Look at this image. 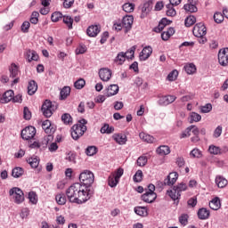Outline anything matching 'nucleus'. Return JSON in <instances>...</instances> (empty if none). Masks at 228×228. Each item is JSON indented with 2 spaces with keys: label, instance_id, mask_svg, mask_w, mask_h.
<instances>
[{
  "label": "nucleus",
  "instance_id": "1",
  "mask_svg": "<svg viewBox=\"0 0 228 228\" xmlns=\"http://www.w3.org/2000/svg\"><path fill=\"white\" fill-rule=\"evenodd\" d=\"M66 196L71 204H86L92 197L94 191L85 189L79 183H75L66 190Z\"/></svg>",
  "mask_w": 228,
  "mask_h": 228
},
{
  "label": "nucleus",
  "instance_id": "2",
  "mask_svg": "<svg viewBox=\"0 0 228 228\" xmlns=\"http://www.w3.org/2000/svg\"><path fill=\"white\" fill-rule=\"evenodd\" d=\"M94 181H95V176L94 175V173L90 170H84L79 175V184L84 186L86 191H88V190H92L93 195L94 193H95V190L92 186L94 184Z\"/></svg>",
  "mask_w": 228,
  "mask_h": 228
},
{
  "label": "nucleus",
  "instance_id": "3",
  "mask_svg": "<svg viewBox=\"0 0 228 228\" xmlns=\"http://www.w3.org/2000/svg\"><path fill=\"white\" fill-rule=\"evenodd\" d=\"M188 185L185 183H180L177 185L173 186L172 190L167 191V195L174 200L175 206H179V200H181V192L186 191Z\"/></svg>",
  "mask_w": 228,
  "mask_h": 228
},
{
  "label": "nucleus",
  "instance_id": "4",
  "mask_svg": "<svg viewBox=\"0 0 228 228\" xmlns=\"http://www.w3.org/2000/svg\"><path fill=\"white\" fill-rule=\"evenodd\" d=\"M88 124V121L85 118H82L78 121V124L74 125L71 127V138L75 141H77L86 133L87 127L86 125Z\"/></svg>",
  "mask_w": 228,
  "mask_h": 228
},
{
  "label": "nucleus",
  "instance_id": "5",
  "mask_svg": "<svg viewBox=\"0 0 228 228\" xmlns=\"http://www.w3.org/2000/svg\"><path fill=\"white\" fill-rule=\"evenodd\" d=\"M134 51H136V46H132L126 53L120 52L118 53L116 58L114 59V63L116 65H124V62L126 60H133L134 58Z\"/></svg>",
  "mask_w": 228,
  "mask_h": 228
},
{
  "label": "nucleus",
  "instance_id": "6",
  "mask_svg": "<svg viewBox=\"0 0 228 228\" xmlns=\"http://www.w3.org/2000/svg\"><path fill=\"white\" fill-rule=\"evenodd\" d=\"M155 191L156 186L152 183H150L148 185V189H146V192L141 196L142 200L147 204H152V202L158 199V194L154 192Z\"/></svg>",
  "mask_w": 228,
  "mask_h": 228
},
{
  "label": "nucleus",
  "instance_id": "7",
  "mask_svg": "<svg viewBox=\"0 0 228 228\" xmlns=\"http://www.w3.org/2000/svg\"><path fill=\"white\" fill-rule=\"evenodd\" d=\"M58 110V105L53 104L50 100H45L42 105L41 111L46 118L53 117V112Z\"/></svg>",
  "mask_w": 228,
  "mask_h": 228
},
{
  "label": "nucleus",
  "instance_id": "8",
  "mask_svg": "<svg viewBox=\"0 0 228 228\" xmlns=\"http://www.w3.org/2000/svg\"><path fill=\"white\" fill-rule=\"evenodd\" d=\"M42 127L45 131V133H46V134H48L47 137H45V140L46 142V143H49L50 140H53V134H54V133H56V127H53V125L51 124V120L46 119L42 123Z\"/></svg>",
  "mask_w": 228,
  "mask_h": 228
},
{
  "label": "nucleus",
  "instance_id": "9",
  "mask_svg": "<svg viewBox=\"0 0 228 228\" xmlns=\"http://www.w3.org/2000/svg\"><path fill=\"white\" fill-rule=\"evenodd\" d=\"M10 197H13L15 204H22L24 202V191L19 187H12L9 191Z\"/></svg>",
  "mask_w": 228,
  "mask_h": 228
},
{
  "label": "nucleus",
  "instance_id": "10",
  "mask_svg": "<svg viewBox=\"0 0 228 228\" xmlns=\"http://www.w3.org/2000/svg\"><path fill=\"white\" fill-rule=\"evenodd\" d=\"M192 33L194 37L197 38H202L208 33V29L206 28V25L203 22L197 23L192 29Z\"/></svg>",
  "mask_w": 228,
  "mask_h": 228
},
{
  "label": "nucleus",
  "instance_id": "11",
  "mask_svg": "<svg viewBox=\"0 0 228 228\" xmlns=\"http://www.w3.org/2000/svg\"><path fill=\"white\" fill-rule=\"evenodd\" d=\"M35 134H37L35 126H26L20 134L22 140H32V138H35Z\"/></svg>",
  "mask_w": 228,
  "mask_h": 228
},
{
  "label": "nucleus",
  "instance_id": "12",
  "mask_svg": "<svg viewBox=\"0 0 228 228\" xmlns=\"http://www.w3.org/2000/svg\"><path fill=\"white\" fill-rule=\"evenodd\" d=\"M218 62L222 67L228 66V48H223L219 50Z\"/></svg>",
  "mask_w": 228,
  "mask_h": 228
},
{
  "label": "nucleus",
  "instance_id": "13",
  "mask_svg": "<svg viewBox=\"0 0 228 228\" xmlns=\"http://www.w3.org/2000/svg\"><path fill=\"white\" fill-rule=\"evenodd\" d=\"M133 20L134 18L133 15H126L122 19V26L125 28V33H129L133 28Z\"/></svg>",
  "mask_w": 228,
  "mask_h": 228
},
{
  "label": "nucleus",
  "instance_id": "14",
  "mask_svg": "<svg viewBox=\"0 0 228 228\" xmlns=\"http://www.w3.org/2000/svg\"><path fill=\"white\" fill-rule=\"evenodd\" d=\"M177 179H179L177 172L170 173L164 180V186H174L175 183H177Z\"/></svg>",
  "mask_w": 228,
  "mask_h": 228
},
{
  "label": "nucleus",
  "instance_id": "15",
  "mask_svg": "<svg viewBox=\"0 0 228 228\" xmlns=\"http://www.w3.org/2000/svg\"><path fill=\"white\" fill-rule=\"evenodd\" d=\"M151 54H152V47L145 46L139 54L140 61H146V60H149Z\"/></svg>",
  "mask_w": 228,
  "mask_h": 228
},
{
  "label": "nucleus",
  "instance_id": "16",
  "mask_svg": "<svg viewBox=\"0 0 228 228\" xmlns=\"http://www.w3.org/2000/svg\"><path fill=\"white\" fill-rule=\"evenodd\" d=\"M13 95H15V93H13V90L6 91L2 96L0 94V102L2 104H8V102L12 101Z\"/></svg>",
  "mask_w": 228,
  "mask_h": 228
},
{
  "label": "nucleus",
  "instance_id": "17",
  "mask_svg": "<svg viewBox=\"0 0 228 228\" xmlns=\"http://www.w3.org/2000/svg\"><path fill=\"white\" fill-rule=\"evenodd\" d=\"M175 99H177L175 95H166L159 98L158 102L159 106H168V104H172V102H174Z\"/></svg>",
  "mask_w": 228,
  "mask_h": 228
},
{
  "label": "nucleus",
  "instance_id": "18",
  "mask_svg": "<svg viewBox=\"0 0 228 228\" xmlns=\"http://www.w3.org/2000/svg\"><path fill=\"white\" fill-rule=\"evenodd\" d=\"M111 69L108 68H102L99 70V77L102 81H110L111 79Z\"/></svg>",
  "mask_w": 228,
  "mask_h": 228
},
{
  "label": "nucleus",
  "instance_id": "19",
  "mask_svg": "<svg viewBox=\"0 0 228 228\" xmlns=\"http://www.w3.org/2000/svg\"><path fill=\"white\" fill-rule=\"evenodd\" d=\"M98 33H101V27L97 25H91L86 29L88 37H95Z\"/></svg>",
  "mask_w": 228,
  "mask_h": 228
},
{
  "label": "nucleus",
  "instance_id": "20",
  "mask_svg": "<svg viewBox=\"0 0 228 228\" xmlns=\"http://www.w3.org/2000/svg\"><path fill=\"white\" fill-rule=\"evenodd\" d=\"M183 10H185V12H188L189 13H197V12H199L197 5L193 4V0H188V4H185L183 5Z\"/></svg>",
  "mask_w": 228,
  "mask_h": 228
},
{
  "label": "nucleus",
  "instance_id": "21",
  "mask_svg": "<svg viewBox=\"0 0 228 228\" xmlns=\"http://www.w3.org/2000/svg\"><path fill=\"white\" fill-rule=\"evenodd\" d=\"M198 218L200 220H208L211 215V212L206 208H201L197 212Z\"/></svg>",
  "mask_w": 228,
  "mask_h": 228
},
{
  "label": "nucleus",
  "instance_id": "22",
  "mask_svg": "<svg viewBox=\"0 0 228 228\" xmlns=\"http://www.w3.org/2000/svg\"><path fill=\"white\" fill-rule=\"evenodd\" d=\"M38 90V84L35 80H30L28 85V94L29 95H35Z\"/></svg>",
  "mask_w": 228,
  "mask_h": 228
},
{
  "label": "nucleus",
  "instance_id": "23",
  "mask_svg": "<svg viewBox=\"0 0 228 228\" xmlns=\"http://www.w3.org/2000/svg\"><path fill=\"white\" fill-rule=\"evenodd\" d=\"M139 138L143 142H146V143H154V142H156V138H154V136L143 132L139 134Z\"/></svg>",
  "mask_w": 228,
  "mask_h": 228
},
{
  "label": "nucleus",
  "instance_id": "24",
  "mask_svg": "<svg viewBox=\"0 0 228 228\" xmlns=\"http://www.w3.org/2000/svg\"><path fill=\"white\" fill-rule=\"evenodd\" d=\"M112 138L119 145H126V142H127V136H126V134H114L112 136Z\"/></svg>",
  "mask_w": 228,
  "mask_h": 228
},
{
  "label": "nucleus",
  "instance_id": "25",
  "mask_svg": "<svg viewBox=\"0 0 228 228\" xmlns=\"http://www.w3.org/2000/svg\"><path fill=\"white\" fill-rule=\"evenodd\" d=\"M156 152L159 154V156H168V154H170V147L161 145L157 148Z\"/></svg>",
  "mask_w": 228,
  "mask_h": 228
},
{
  "label": "nucleus",
  "instance_id": "26",
  "mask_svg": "<svg viewBox=\"0 0 228 228\" xmlns=\"http://www.w3.org/2000/svg\"><path fill=\"white\" fill-rule=\"evenodd\" d=\"M222 204L220 203V198L216 197L209 202V208L210 209H213L214 211H218L220 209Z\"/></svg>",
  "mask_w": 228,
  "mask_h": 228
},
{
  "label": "nucleus",
  "instance_id": "27",
  "mask_svg": "<svg viewBox=\"0 0 228 228\" xmlns=\"http://www.w3.org/2000/svg\"><path fill=\"white\" fill-rule=\"evenodd\" d=\"M108 93L106 97H113V95H117L118 94V85L112 84L108 87Z\"/></svg>",
  "mask_w": 228,
  "mask_h": 228
},
{
  "label": "nucleus",
  "instance_id": "28",
  "mask_svg": "<svg viewBox=\"0 0 228 228\" xmlns=\"http://www.w3.org/2000/svg\"><path fill=\"white\" fill-rule=\"evenodd\" d=\"M55 200L59 206H65L67 204V196L63 192L59 193L55 196Z\"/></svg>",
  "mask_w": 228,
  "mask_h": 228
},
{
  "label": "nucleus",
  "instance_id": "29",
  "mask_svg": "<svg viewBox=\"0 0 228 228\" xmlns=\"http://www.w3.org/2000/svg\"><path fill=\"white\" fill-rule=\"evenodd\" d=\"M134 211L135 215H138L139 216H147V215H149L147 207H135Z\"/></svg>",
  "mask_w": 228,
  "mask_h": 228
},
{
  "label": "nucleus",
  "instance_id": "30",
  "mask_svg": "<svg viewBox=\"0 0 228 228\" xmlns=\"http://www.w3.org/2000/svg\"><path fill=\"white\" fill-rule=\"evenodd\" d=\"M12 175L15 179H19V177H22L24 175V168L20 167H16L12 171Z\"/></svg>",
  "mask_w": 228,
  "mask_h": 228
},
{
  "label": "nucleus",
  "instance_id": "31",
  "mask_svg": "<svg viewBox=\"0 0 228 228\" xmlns=\"http://www.w3.org/2000/svg\"><path fill=\"white\" fill-rule=\"evenodd\" d=\"M10 77H17L19 76V66L15 63H12L9 67Z\"/></svg>",
  "mask_w": 228,
  "mask_h": 228
},
{
  "label": "nucleus",
  "instance_id": "32",
  "mask_svg": "<svg viewBox=\"0 0 228 228\" xmlns=\"http://www.w3.org/2000/svg\"><path fill=\"white\" fill-rule=\"evenodd\" d=\"M216 184L218 188H225L227 184V179H225L224 176L218 175L216 177Z\"/></svg>",
  "mask_w": 228,
  "mask_h": 228
},
{
  "label": "nucleus",
  "instance_id": "33",
  "mask_svg": "<svg viewBox=\"0 0 228 228\" xmlns=\"http://www.w3.org/2000/svg\"><path fill=\"white\" fill-rule=\"evenodd\" d=\"M196 22H197V18L193 15H190L185 19L184 25L186 28H191V26H193V24H195Z\"/></svg>",
  "mask_w": 228,
  "mask_h": 228
},
{
  "label": "nucleus",
  "instance_id": "34",
  "mask_svg": "<svg viewBox=\"0 0 228 228\" xmlns=\"http://www.w3.org/2000/svg\"><path fill=\"white\" fill-rule=\"evenodd\" d=\"M27 163L30 165L31 168H37L38 165H40V160L37 157L29 158L27 159Z\"/></svg>",
  "mask_w": 228,
  "mask_h": 228
},
{
  "label": "nucleus",
  "instance_id": "35",
  "mask_svg": "<svg viewBox=\"0 0 228 228\" xmlns=\"http://www.w3.org/2000/svg\"><path fill=\"white\" fill-rule=\"evenodd\" d=\"M166 8L167 9L166 12L167 17H175V15H177V12L174 8V5L167 4Z\"/></svg>",
  "mask_w": 228,
  "mask_h": 228
},
{
  "label": "nucleus",
  "instance_id": "36",
  "mask_svg": "<svg viewBox=\"0 0 228 228\" xmlns=\"http://www.w3.org/2000/svg\"><path fill=\"white\" fill-rule=\"evenodd\" d=\"M115 131V127L110 126L109 124H105L102 128H101V133L102 134H111Z\"/></svg>",
  "mask_w": 228,
  "mask_h": 228
},
{
  "label": "nucleus",
  "instance_id": "37",
  "mask_svg": "<svg viewBox=\"0 0 228 228\" xmlns=\"http://www.w3.org/2000/svg\"><path fill=\"white\" fill-rule=\"evenodd\" d=\"M190 118V124H193V122H200L202 116L197 112H191Z\"/></svg>",
  "mask_w": 228,
  "mask_h": 228
},
{
  "label": "nucleus",
  "instance_id": "38",
  "mask_svg": "<svg viewBox=\"0 0 228 228\" xmlns=\"http://www.w3.org/2000/svg\"><path fill=\"white\" fill-rule=\"evenodd\" d=\"M61 121L65 126H70V124H72V116L69 113H64L61 116Z\"/></svg>",
  "mask_w": 228,
  "mask_h": 228
},
{
  "label": "nucleus",
  "instance_id": "39",
  "mask_svg": "<svg viewBox=\"0 0 228 228\" xmlns=\"http://www.w3.org/2000/svg\"><path fill=\"white\" fill-rule=\"evenodd\" d=\"M68 95H70V87L69 86H64L61 90V101H65V99H67Z\"/></svg>",
  "mask_w": 228,
  "mask_h": 228
},
{
  "label": "nucleus",
  "instance_id": "40",
  "mask_svg": "<svg viewBox=\"0 0 228 228\" xmlns=\"http://www.w3.org/2000/svg\"><path fill=\"white\" fill-rule=\"evenodd\" d=\"M63 17V22L68 26L69 29H72V24H74V19L69 15H64Z\"/></svg>",
  "mask_w": 228,
  "mask_h": 228
},
{
  "label": "nucleus",
  "instance_id": "41",
  "mask_svg": "<svg viewBox=\"0 0 228 228\" xmlns=\"http://www.w3.org/2000/svg\"><path fill=\"white\" fill-rule=\"evenodd\" d=\"M184 70L187 74H195V72H197V68L195 67V64L190 63L184 66Z\"/></svg>",
  "mask_w": 228,
  "mask_h": 228
},
{
  "label": "nucleus",
  "instance_id": "42",
  "mask_svg": "<svg viewBox=\"0 0 228 228\" xmlns=\"http://www.w3.org/2000/svg\"><path fill=\"white\" fill-rule=\"evenodd\" d=\"M208 152L210 154H214L215 156H218V154H222V149L218 146L210 145L208 148Z\"/></svg>",
  "mask_w": 228,
  "mask_h": 228
},
{
  "label": "nucleus",
  "instance_id": "43",
  "mask_svg": "<svg viewBox=\"0 0 228 228\" xmlns=\"http://www.w3.org/2000/svg\"><path fill=\"white\" fill-rule=\"evenodd\" d=\"M189 218H190V216H188V214H182L178 217V221L181 224V225L186 226V225H188Z\"/></svg>",
  "mask_w": 228,
  "mask_h": 228
},
{
  "label": "nucleus",
  "instance_id": "44",
  "mask_svg": "<svg viewBox=\"0 0 228 228\" xmlns=\"http://www.w3.org/2000/svg\"><path fill=\"white\" fill-rule=\"evenodd\" d=\"M124 12H126V13H131L133 12H134V4H131V3H126L123 6H122Z\"/></svg>",
  "mask_w": 228,
  "mask_h": 228
},
{
  "label": "nucleus",
  "instance_id": "45",
  "mask_svg": "<svg viewBox=\"0 0 228 228\" xmlns=\"http://www.w3.org/2000/svg\"><path fill=\"white\" fill-rule=\"evenodd\" d=\"M60 19H63V14L61 12H54L51 16L52 22H59Z\"/></svg>",
  "mask_w": 228,
  "mask_h": 228
},
{
  "label": "nucleus",
  "instance_id": "46",
  "mask_svg": "<svg viewBox=\"0 0 228 228\" xmlns=\"http://www.w3.org/2000/svg\"><path fill=\"white\" fill-rule=\"evenodd\" d=\"M119 180H118L115 176L110 175L108 178V184L110 188H116L117 184H118Z\"/></svg>",
  "mask_w": 228,
  "mask_h": 228
},
{
  "label": "nucleus",
  "instance_id": "47",
  "mask_svg": "<svg viewBox=\"0 0 228 228\" xmlns=\"http://www.w3.org/2000/svg\"><path fill=\"white\" fill-rule=\"evenodd\" d=\"M40 17V13L37 11H34L32 13H31V16H30V23L31 24H38V18Z\"/></svg>",
  "mask_w": 228,
  "mask_h": 228
},
{
  "label": "nucleus",
  "instance_id": "48",
  "mask_svg": "<svg viewBox=\"0 0 228 228\" xmlns=\"http://www.w3.org/2000/svg\"><path fill=\"white\" fill-rule=\"evenodd\" d=\"M85 85H86V82L84 78H79L74 83V86L77 90H82V88H85Z\"/></svg>",
  "mask_w": 228,
  "mask_h": 228
},
{
  "label": "nucleus",
  "instance_id": "49",
  "mask_svg": "<svg viewBox=\"0 0 228 228\" xmlns=\"http://www.w3.org/2000/svg\"><path fill=\"white\" fill-rule=\"evenodd\" d=\"M143 179V172L142 170H137L134 175V183H142Z\"/></svg>",
  "mask_w": 228,
  "mask_h": 228
},
{
  "label": "nucleus",
  "instance_id": "50",
  "mask_svg": "<svg viewBox=\"0 0 228 228\" xmlns=\"http://www.w3.org/2000/svg\"><path fill=\"white\" fill-rule=\"evenodd\" d=\"M86 156H95V154H97V147L88 146L86 149Z\"/></svg>",
  "mask_w": 228,
  "mask_h": 228
},
{
  "label": "nucleus",
  "instance_id": "51",
  "mask_svg": "<svg viewBox=\"0 0 228 228\" xmlns=\"http://www.w3.org/2000/svg\"><path fill=\"white\" fill-rule=\"evenodd\" d=\"M177 76H179V71H177V69H174L167 75V79L168 81H175V79H177Z\"/></svg>",
  "mask_w": 228,
  "mask_h": 228
},
{
  "label": "nucleus",
  "instance_id": "52",
  "mask_svg": "<svg viewBox=\"0 0 228 228\" xmlns=\"http://www.w3.org/2000/svg\"><path fill=\"white\" fill-rule=\"evenodd\" d=\"M224 16L222 12H216L214 14V20L216 24H222V21L224 20Z\"/></svg>",
  "mask_w": 228,
  "mask_h": 228
},
{
  "label": "nucleus",
  "instance_id": "53",
  "mask_svg": "<svg viewBox=\"0 0 228 228\" xmlns=\"http://www.w3.org/2000/svg\"><path fill=\"white\" fill-rule=\"evenodd\" d=\"M28 200H29V202H31V204H37L38 202L37 192L35 191L28 192Z\"/></svg>",
  "mask_w": 228,
  "mask_h": 228
},
{
  "label": "nucleus",
  "instance_id": "54",
  "mask_svg": "<svg viewBox=\"0 0 228 228\" xmlns=\"http://www.w3.org/2000/svg\"><path fill=\"white\" fill-rule=\"evenodd\" d=\"M195 127V126L191 125L187 127L180 135V138H188L190 136V133H191V129Z\"/></svg>",
  "mask_w": 228,
  "mask_h": 228
},
{
  "label": "nucleus",
  "instance_id": "55",
  "mask_svg": "<svg viewBox=\"0 0 228 228\" xmlns=\"http://www.w3.org/2000/svg\"><path fill=\"white\" fill-rule=\"evenodd\" d=\"M175 165H177L178 168H183L184 165H186V161L183 157H177L175 159Z\"/></svg>",
  "mask_w": 228,
  "mask_h": 228
},
{
  "label": "nucleus",
  "instance_id": "56",
  "mask_svg": "<svg viewBox=\"0 0 228 228\" xmlns=\"http://www.w3.org/2000/svg\"><path fill=\"white\" fill-rule=\"evenodd\" d=\"M23 118L25 120H31V110L28 107H24L23 109Z\"/></svg>",
  "mask_w": 228,
  "mask_h": 228
},
{
  "label": "nucleus",
  "instance_id": "57",
  "mask_svg": "<svg viewBox=\"0 0 228 228\" xmlns=\"http://www.w3.org/2000/svg\"><path fill=\"white\" fill-rule=\"evenodd\" d=\"M31 27V23L29 21H24L21 24V31L22 33H29V28Z\"/></svg>",
  "mask_w": 228,
  "mask_h": 228
},
{
  "label": "nucleus",
  "instance_id": "58",
  "mask_svg": "<svg viewBox=\"0 0 228 228\" xmlns=\"http://www.w3.org/2000/svg\"><path fill=\"white\" fill-rule=\"evenodd\" d=\"M147 157L141 156L137 159V165L138 167H145L147 165Z\"/></svg>",
  "mask_w": 228,
  "mask_h": 228
},
{
  "label": "nucleus",
  "instance_id": "59",
  "mask_svg": "<svg viewBox=\"0 0 228 228\" xmlns=\"http://www.w3.org/2000/svg\"><path fill=\"white\" fill-rule=\"evenodd\" d=\"M190 154L192 158H202V151L199 149H193Z\"/></svg>",
  "mask_w": 228,
  "mask_h": 228
},
{
  "label": "nucleus",
  "instance_id": "60",
  "mask_svg": "<svg viewBox=\"0 0 228 228\" xmlns=\"http://www.w3.org/2000/svg\"><path fill=\"white\" fill-rule=\"evenodd\" d=\"M211 110H213V105H211V103H207L206 105L202 106L200 109L201 113H209Z\"/></svg>",
  "mask_w": 228,
  "mask_h": 228
},
{
  "label": "nucleus",
  "instance_id": "61",
  "mask_svg": "<svg viewBox=\"0 0 228 228\" xmlns=\"http://www.w3.org/2000/svg\"><path fill=\"white\" fill-rule=\"evenodd\" d=\"M66 159H67L68 161L76 163V152H74V151H69V152L67 154Z\"/></svg>",
  "mask_w": 228,
  "mask_h": 228
},
{
  "label": "nucleus",
  "instance_id": "62",
  "mask_svg": "<svg viewBox=\"0 0 228 228\" xmlns=\"http://www.w3.org/2000/svg\"><path fill=\"white\" fill-rule=\"evenodd\" d=\"M86 53V45H80L76 49V54H85Z\"/></svg>",
  "mask_w": 228,
  "mask_h": 228
},
{
  "label": "nucleus",
  "instance_id": "63",
  "mask_svg": "<svg viewBox=\"0 0 228 228\" xmlns=\"http://www.w3.org/2000/svg\"><path fill=\"white\" fill-rule=\"evenodd\" d=\"M214 138H220L222 136V126H218L213 134Z\"/></svg>",
  "mask_w": 228,
  "mask_h": 228
},
{
  "label": "nucleus",
  "instance_id": "64",
  "mask_svg": "<svg viewBox=\"0 0 228 228\" xmlns=\"http://www.w3.org/2000/svg\"><path fill=\"white\" fill-rule=\"evenodd\" d=\"M122 175H124V168L119 167V168L117 169L116 175H114V177H115L118 181H120V177H122Z\"/></svg>",
  "mask_w": 228,
  "mask_h": 228
}]
</instances>
